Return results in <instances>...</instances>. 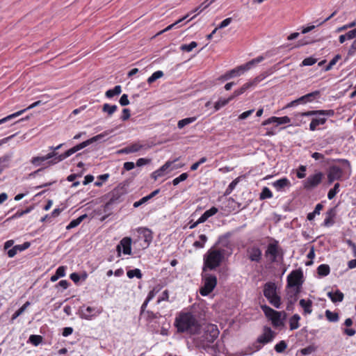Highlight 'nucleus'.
Returning <instances> with one entry per match:
<instances>
[{"mask_svg":"<svg viewBox=\"0 0 356 356\" xmlns=\"http://www.w3.org/2000/svg\"><path fill=\"white\" fill-rule=\"evenodd\" d=\"M273 72L272 70H270L269 72H265L255 77L253 80L249 81L251 84L252 87L257 86L259 82L263 81L265 78H266L268 75L271 74Z\"/></svg>","mask_w":356,"mask_h":356,"instance_id":"f704fd0d","label":"nucleus"},{"mask_svg":"<svg viewBox=\"0 0 356 356\" xmlns=\"http://www.w3.org/2000/svg\"><path fill=\"white\" fill-rule=\"evenodd\" d=\"M262 344L257 341L254 342L251 346L241 350L240 351H237L232 354V356H245L252 355L253 353L259 350L261 348Z\"/></svg>","mask_w":356,"mask_h":356,"instance_id":"dca6fc26","label":"nucleus"},{"mask_svg":"<svg viewBox=\"0 0 356 356\" xmlns=\"http://www.w3.org/2000/svg\"><path fill=\"white\" fill-rule=\"evenodd\" d=\"M43 97H46V99L44 101L38 100L37 102H35L34 103L31 104L29 106H28L26 108L22 109V110H21L19 111H17V112H16L15 113H13L11 115H8L6 118H3L1 119L0 120V124H1L2 123H4V122H7V121H8L10 120H12V119H13L15 118H17V117L19 116L20 115L24 113L27 110L33 108H35V107H36L38 106L42 105V104H44L45 103H47L48 102L49 96L44 95Z\"/></svg>","mask_w":356,"mask_h":356,"instance_id":"f8f14e48","label":"nucleus"},{"mask_svg":"<svg viewBox=\"0 0 356 356\" xmlns=\"http://www.w3.org/2000/svg\"><path fill=\"white\" fill-rule=\"evenodd\" d=\"M151 147L149 145L144 142H136L129 145L131 153L138 152L140 150H147Z\"/></svg>","mask_w":356,"mask_h":356,"instance_id":"5701e85b","label":"nucleus"},{"mask_svg":"<svg viewBox=\"0 0 356 356\" xmlns=\"http://www.w3.org/2000/svg\"><path fill=\"white\" fill-rule=\"evenodd\" d=\"M327 296L333 302H341L343 299V293L339 290H337L335 292H328Z\"/></svg>","mask_w":356,"mask_h":356,"instance_id":"473e14b6","label":"nucleus"},{"mask_svg":"<svg viewBox=\"0 0 356 356\" xmlns=\"http://www.w3.org/2000/svg\"><path fill=\"white\" fill-rule=\"evenodd\" d=\"M139 232L142 235V237L144 238L145 248L148 247L152 240V232L147 228H140L139 229Z\"/></svg>","mask_w":356,"mask_h":356,"instance_id":"a878e982","label":"nucleus"},{"mask_svg":"<svg viewBox=\"0 0 356 356\" xmlns=\"http://www.w3.org/2000/svg\"><path fill=\"white\" fill-rule=\"evenodd\" d=\"M29 341L36 346L42 341V337L40 335L32 334L29 337Z\"/></svg>","mask_w":356,"mask_h":356,"instance_id":"09e8293b","label":"nucleus"},{"mask_svg":"<svg viewBox=\"0 0 356 356\" xmlns=\"http://www.w3.org/2000/svg\"><path fill=\"white\" fill-rule=\"evenodd\" d=\"M287 348V344L284 341H281L275 346V350L278 353H283Z\"/></svg>","mask_w":356,"mask_h":356,"instance_id":"864d4df0","label":"nucleus"},{"mask_svg":"<svg viewBox=\"0 0 356 356\" xmlns=\"http://www.w3.org/2000/svg\"><path fill=\"white\" fill-rule=\"evenodd\" d=\"M108 135V133L107 132H104L102 134H98L86 141H83L80 144L81 147L82 149L85 148L86 147H87L88 145L92 144V143L94 142H96V141H98V140H100L102 139H103L106 136Z\"/></svg>","mask_w":356,"mask_h":356,"instance_id":"c85d7f7f","label":"nucleus"},{"mask_svg":"<svg viewBox=\"0 0 356 356\" xmlns=\"http://www.w3.org/2000/svg\"><path fill=\"white\" fill-rule=\"evenodd\" d=\"M29 211H30L29 209L24 210V211H18L13 216L8 218L7 220L19 218V217L22 216L24 214L29 213Z\"/></svg>","mask_w":356,"mask_h":356,"instance_id":"680f3d73","label":"nucleus"},{"mask_svg":"<svg viewBox=\"0 0 356 356\" xmlns=\"http://www.w3.org/2000/svg\"><path fill=\"white\" fill-rule=\"evenodd\" d=\"M339 191V184L337 183L334 184V188L330 189L327 193V198L332 200L336 194Z\"/></svg>","mask_w":356,"mask_h":356,"instance_id":"603ef678","label":"nucleus"},{"mask_svg":"<svg viewBox=\"0 0 356 356\" xmlns=\"http://www.w3.org/2000/svg\"><path fill=\"white\" fill-rule=\"evenodd\" d=\"M176 160L173 161H168L164 165H163L159 169L154 171L152 174V177L156 180L159 177L163 176L164 175L174 170L178 169L181 168L182 165H175L174 163Z\"/></svg>","mask_w":356,"mask_h":356,"instance_id":"9d476101","label":"nucleus"},{"mask_svg":"<svg viewBox=\"0 0 356 356\" xmlns=\"http://www.w3.org/2000/svg\"><path fill=\"white\" fill-rule=\"evenodd\" d=\"M200 335H195L193 341L197 347H207L210 343H213L218 337L219 331L216 325L209 324L206 325L203 329V333Z\"/></svg>","mask_w":356,"mask_h":356,"instance_id":"f03ea898","label":"nucleus"},{"mask_svg":"<svg viewBox=\"0 0 356 356\" xmlns=\"http://www.w3.org/2000/svg\"><path fill=\"white\" fill-rule=\"evenodd\" d=\"M246 256L251 261L259 263L262 258V251L256 245H250L246 249Z\"/></svg>","mask_w":356,"mask_h":356,"instance_id":"ddd939ff","label":"nucleus"},{"mask_svg":"<svg viewBox=\"0 0 356 356\" xmlns=\"http://www.w3.org/2000/svg\"><path fill=\"white\" fill-rule=\"evenodd\" d=\"M223 258V250L210 249L204 258L203 270L205 271L207 268L215 269L220 265Z\"/></svg>","mask_w":356,"mask_h":356,"instance_id":"20e7f679","label":"nucleus"},{"mask_svg":"<svg viewBox=\"0 0 356 356\" xmlns=\"http://www.w3.org/2000/svg\"><path fill=\"white\" fill-rule=\"evenodd\" d=\"M272 197H273V193L270 191V189L268 187H264L262 189L261 193H260L259 198L261 200H264V199H266V198H270Z\"/></svg>","mask_w":356,"mask_h":356,"instance_id":"3c124183","label":"nucleus"},{"mask_svg":"<svg viewBox=\"0 0 356 356\" xmlns=\"http://www.w3.org/2000/svg\"><path fill=\"white\" fill-rule=\"evenodd\" d=\"M197 120L196 117L186 118L179 120L177 123L179 129H183L185 126L194 122Z\"/></svg>","mask_w":356,"mask_h":356,"instance_id":"4c0bfd02","label":"nucleus"},{"mask_svg":"<svg viewBox=\"0 0 356 356\" xmlns=\"http://www.w3.org/2000/svg\"><path fill=\"white\" fill-rule=\"evenodd\" d=\"M330 266L327 264H321L317 268L318 274L320 276H326L330 273Z\"/></svg>","mask_w":356,"mask_h":356,"instance_id":"37998d69","label":"nucleus"},{"mask_svg":"<svg viewBox=\"0 0 356 356\" xmlns=\"http://www.w3.org/2000/svg\"><path fill=\"white\" fill-rule=\"evenodd\" d=\"M31 244L29 242H25L22 245H17L15 246V249H17V252H22L26 249H28L30 247Z\"/></svg>","mask_w":356,"mask_h":356,"instance_id":"e2e57ef3","label":"nucleus"},{"mask_svg":"<svg viewBox=\"0 0 356 356\" xmlns=\"http://www.w3.org/2000/svg\"><path fill=\"white\" fill-rule=\"evenodd\" d=\"M336 216L335 209L334 208L330 209L326 213V217L323 222V225L325 227H330L334 224V218Z\"/></svg>","mask_w":356,"mask_h":356,"instance_id":"cd10ccee","label":"nucleus"},{"mask_svg":"<svg viewBox=\"0 0 356 356\" xmlns=\"http://www.w3.org/2000/svg\"><path fill=\"white\" fill-rule=\"evenodd\" d=\"M323 177V173L320 172L309 176L304 182V187L307 189L316 187L321 183Z\"/></svg>","mask_w":356,"mask_h":356,"instance_id":"2eb2a0df","label":"nucleus"},{"mask_svg":"<svg viewBox=\"0 0 356 356\" xmlns=\"http://www.w3.org/2000/svg\"><path fill=\"white\" fill-rule=\"evenodd\" d=\"M356 25V21H353L349 24H345L343 25V26H341V27H339L337 29V32H341L343 31H345L348 29H350V28H353L354 26H355Z\"/></svg>","mask_w":356,"mask_h":356,"instance_id":"052dcab7","label":"nucleus"},{"mask_svg":"<svg viewBox=\"0 0 356 356\" xmlns=\"http://www.w3.org/2000/svg\"><path fill=\"white\" fill-rule=\"evenodd\" d=\"M300 320V316L299 314H296L293 315L289 319V327L291 330H296L299 327V321Z\"/></svg>","mask_w":356,"mask_h":356,"instance_id":"e433bc0d","label":"nucleus"},{"mask_svg":"<svg viewBox=\"0 0 356 356\" xmlns=\"http://www.w3.org/2000/svg\"><path fill=\"white\" fill-rule=\"evenodd\" d=\"M118 109L116 105H110L108 104H104L102 106V111L106 113L108 115H112Z\"/></svg>","mask_w":356,"mask_h":356,"instance_id":"ea45409f","label":"nucleus"},{"mask_svg":"<svg viewBox=\"0 0 356 356\" xmlns=\"http://www.w3.org/2000/svg\"><path fill=\"white\" fill-rule=\"evenodd\" d=\"M304 283L303 272L301 269L292 270L287 276L286 286L288 288L302 289Z\"/></svg>","mask_w":356,"mask_h":356,"instance_id":"423d86ee","label":"nucleus"},{"mask_svg":"<svg viewBox=\"0 0 356 356\" xmlns=\"http://www.w3.org/2000/svg\"><path fill=\"white\" fill-rule=\"evenodd\" d=\"M320 92L318 90H316L314 92L308 93L305 95H303L298 99V101L300 104H305L307 102H312L316 97H317L319 95Z\"/></svg>","mask_w":356,"mask_h":356,"instance_id":"bb28decb","label":"nucleus"},{"mask_svg":"<svg viewBox=\"0 0 356 356\" xmlns=\"http://www.w3.org/2000/svg\"><path fill=\"white\" fill-rule=\"evenodd\" d=\"M254 109H251V110H248L247 111H245L243 113H242L239 116H238V119L239 120H245L247 118H248L249 116H250L253 113H254Z\"/></svg>","mask_w":356,"mask_h":356,"instance_id":"338daca9","label":"nucleus"},{"mask_svg":"<svg viewBox=\"0 0 356 356\" xmlns=\"http://www.w3.org/2000/svg\"><path fill=\"white\" fill-rule=\"evenodd\" d=\"M197 46V43L195 41L191 42L188 44H182L180 47V49L184 51L190 52L194 48H195Z\"/></svg>","mask_w":356,"mask_h":356,"instance_id":"8fccbe9b","label":"nucleus"},{"mask_svg":"<svg viewBox=\"0 0 356 356\" xmlns=\"http://www.w3.org/2000/svg\"><path fill=\"white\" fill-rule=\"evenodd\" d=\"M264 60V57L262 56H258L250 61L246 63L245 65H241L243 68V72L249 70L253 65L262 62Z\"/></svg>","mask_w":356,"mask_h":356,"instance_id":"c756f323","label":"nucleus"},{"mask_svg":"<svg viewBox=\"0 0 356 356\" xmlns=\"http://www.w3.org/2000/svg\"><path fill=\"white\" fill-rule=\"evenodd\" d=\"M285 291L286 301L296 302L298 300V294L301 292V290L293 288H288L286 286Z\"/></svg>","mask_w":356,"mask_h":356,"instance_id":"4be33fe9","label":"nucleus"},{"mask_svg":"<svg viewBox=\"0 0 356 356\" xmlns=\"http://www.w3.org/2000/svg\"><path fill=\"white\" fill-rule=\"evenodd\" d=\"M291 122V119L288 116H284V117H275L273 116L267 120H264L262 122L263 126H266L272 123H275L276 126L284 124H289Z\"/></svg>","mask_w":356,"mask_h":356,"instance_id":"6ab92c4d","label":"nucleus"},{"mask_svg":"<svg viewBox=\"0 0 356 356\" xmlns=\"http://www.w3.org/2000/svg\"><path fill=\"white\" fill-rule=\"evenodd\" d=\"M189 17V15H185L184 17H183L182 18L179 19V20H177V22H175V23L168 26L165 29H164L163 30L159 31L157 35H161L166 31H168L170 30H171L172 28H174L177 24H179L180 22H181L182 21H184V19H187L188 17Z\"/></svg>","mask_w":356,"mask_h":356,"instance_id":"c03bdc74","label":"nucleus"},{"mask_svg":"<svg viewBox=\"0 0 356 356\" xmlns=\"http://www.w3.org/2000/svg\"><path fill=\"white\" fill-rule=\"evenodd\" d=\"M188 175L187 173L184 172L180 175L179 177L175 178L172 180V184L174 186L178 185L181 181H185L188 178Z\"/></svg>","mask_w":356,"mask_h":356,"instance_id":"5fc2aeb1","label":"nucleus"},{"mask_svg":"<svg viewBox=\"0 0 356 356\" xmlns=\"http://www.w3.org/2000/svg\"><path fill=\"white\" fill-rule=\"evenodd\" d=\"M65 275V268L64 266H60L57 268L55 275L51 277L50 280L51 282H56L59 277H64Z\"/></svg>","mask_w":356,"mask_h":356,"instance_id":"58836bf2","label":"nucleus"},{"mask_svg":"<svg viewBox=\"0 0 356 356\" xmlns=\"http://www.w3.org/2000/svg\"><path fill=\"white\" fill-rule=\"evenodd\" d=\"M163 74H164L163 72L162 71H161V70H158V71L154 72L152 74V76H150L147 79L148 83H149V84L152 83L153 82H154L158 79H160V78L163 77Z\"/></svg>","mask_w":356,"mask_h":356,"instance_id":"49530a36","label":"nucleus"},{"mask_svg":"<svg viewBox=\"0 0 356 356\" xmlns=\"http://www.w3.org/2000/svg\"><path fill=\"white\" fill-rule=\"evenodd\" d=\"M218 212V209L213 207L207 210L198 219V222H204L209 217L215 215Z\"/></svg>","mask_w":356,"mask_h":356,"instance_id":"2f4dec72","label":"nucleus"},{"mask_svg":"<svg viewBox=\"0 0 356 356\" xmlns=\"http://www.w3.org/2000/svg\"><path fill=\"white\" fill-rule=\"evenodd\" d=\"M175 326L177 332L180 333H186L190 335H200L201 325L196 317L190 312L180 313L175 318Z\"/></svg>","mask_w":356,"mask_h":356,"instance_id":"f257e3e1","label":"nucleus"},{"mask_svg":"<svg viewBox=\"0 0 356 356\" xmlns=\"http://www.w3.org/2000/svg\"><path fill=\"white\" fill-rule=\"evenodd\" d=\"M316 61H317V60L315 58L308 57V58H305L302 60L301 65L302 66H311V65H313L314 64H315L316 63Z\"/></svg>","mask_w":356,"mask_h":356,"instance_id":"6e6d98bb","label":"nucleus"},{"mask_svg":"<svg viewBox=\"0 0 356 356\" xmlns=\"http://www.w3.org/2000/svg\"><path fill=\"white\" fill-rule=\"evenodd\" d=\"M122 249L124 254L130 255L131 254V238L130 237L123 238L117 245L116 250L118 257L121 256Z\"/></svg>","mask_w":356,"mask_h":356,"instance_id":"4468645a","label":"nucleus"},{"mask_svg":"<svg viewBox=\"0 0 356 356\" xmlns=\"http://www.w3.org/2000/svg\"><path fill=\"white\" fill-rule=\"evenodd\" d=\"M273 72L272 70H270L269 72H265L255 77L253 80L249 81L251 84L252 87L257 86L259 82L263 81L265 78H266L268 75L271 74Z\"/></svg>","mask_w":356,"mask_h":356,"instance_id":"72a5a7b5","label":"nucleus"},{"mask_svg":"<svg viewBox=\"0 0 356 356\" xmlns=\"http://www.w3.org/2000/svg\"><path fill=\"white\" fill-rule=\"evenodd\" d=\"M300 307L303 309L304 313L310 314L312 312V301L311 300L301 299L299 302Z\"/></svg>","mask_w":356,"mask_h":356,"instance_id":"7c9ffc66","label":"nucleus"},{"mask_svg":"<svg viewBox=\"0 0 356 356\" xmlns=\"http://www.w3.org/2000/svg\"><path fill=\"white\" fill-rule=\"evenodd\" d=\"M272 185L277 191H282L286 187L289 188L291 182L287 178L284 177L274 181Z\"/></svg>","mask_w":356,"mask_h":356,"instance_id":"b1692460","label":"nucleus"},{"mask_svg":"<svg viewBox=\"0 0 356 356\" xmlns=\"http://www.w3.org/2000/svg\"><path fill=\"white\" fill-rule=\"evenodd\" d=\"M232 22V19L231 17L226 18L224 19L217 27L218 29H221L223 28H225L228 25L230 24V23Z\"/></svg>","mask_w":356,"mask_h":356,"instance_id":"0e129e2a","label":"nucleus"},{"mask_svg":"<svg viewBox=\"0 0 356 356\" xmlns=\"http://www.w3.org/2000/svg\"><path fill=\"white\" fill-rule=\"evenodd\" d=\"M275 337V332L273 331L270 327H264V332L262 334H261L258 338L257 340L259 342H260L262 345L266 344L274 339Z\"/></svg>","mask_w":356,"mask_h":356,"instance_id":"a211bd4d","label":"nucleus"},{"mask_svg":"<svg viewBox=\"0 0 356 356\" xmlns=\"http://www.w3.org/2000/svg\"><path fill=\"white\" fill-rule=\"evenodd\" d=\"M122 88L120 86H115L113 89L108 90L106 92L105 95L108 98H111L115 95H118L121 93Z\"/></svg>","mask_w":356,"mask_h":356,"instance_id":"a19ab883","label":"nucleus"},{"mask_svg":"<svg viewBox=\"0 0 356 356\" xmlns=\"http://www.w3.org/2000/svg\"><path fill=\"white\" fill-rule=\"evenodd\" d=\"M56 155H57V152H51L45 156L33 157L31 159V163L35 166H38L42 162L47 161V160H51L53 157L56 156Z\"/></svg>","mask_w":356,"mask_h":356,"instance_id":"412c9836","label":"nucleus"},{"mask_svg":"<svg viewBox=\"0 0 356 356\" xmlns=\"http://www.w3.org/2000/svg\"><path fill=\"white\" fill-rule=\"evenodd\" d=\"M243 68L241 66H238L225 74L223 76L220 77L221 80H228L232 77L240 76L243 73Z\"/></svg>","mask_w":356,"mask_h":356,"instance_id":"393cba45","label":"nucleus"},{"mask_svg":"<svg viewBox=\"0 0 356 356\" xmlns=\"http://www.w3.org/2000/svg\"><path fill=\"white\" fill-rule=\"evenodd\" d=\"M217 284V278L211 274H205L203 276V286L200 289V293L206 296L211 293Z\"/></svg>","mask_w":356,"mask_h":356,"instance_id":"6e6552de","label":"nucleus"},{"mask_svg":"<svg viewBox=\"0 0 356 356\" xmlns=\"http://www.w3.org/2000/svg\"><path fill=\"white\" fill-rule=\"evenodd\" d=\"M86 216H87V215L84 214V215H82V216H79L76 219H74V220H72L70 222V224L66 227V229H70L76 227V226H78L83 220L84 218H86Z\"/></svg>","mask_w":356,"mask_h":356,"instance_id":"79ce46f5","label":"nucleus"},{"mask_svg":"<svg viewBox=\"0 0 356 356\" xmlns=\"http://www.w3.org/2000/svg\"><path fill=\"white\" fill-rule=\"evenodd\" d=\"M273 72L272 70H270L269 72H265L255 77L253 80L249 81L251 84L252 87L257 86L259 82L263 81L265 78H266L268 75L271 74Z\"/></svg>","mask_w":356,"mask_h":356,"instance_id":"c9c22d12","label":"nucleus"},{"mask_svg":"<svg viewBox=\"0 0 356 356\" xmlns=\"http://www.w3.org/2000/svg\"><path fill=\"white\" fill-rule=\"evenodd\" d=\"M127 277L130 279L134 277H137L138 279H140L142 277V273L140 269L135 268L134 270H130L127 271Z\"/></svg>","mask_w":356,"mask_h":356,"instance_id":"de8ad7c7","label":"nucleus"},{"mask_svg":"<svg viewBox=\"0 0 356 356\" xmlns=\"http://www.w3.org/2000/svg\"><path fill=\"white\" fill-rule=\"evenodd\" d=\"M343 174L342 170L336 165H333L330 168L327 179L330 184L332 183L335 180L340 179Z\"/></svg>","mask_w":356,"mask_h":356,"instance_id":"aec40b11","label":"nucleus"},{"mask_svg":"<svg viewBox=\"0 0 356 356\" xmlns=\"http://www.w3.org/2000/svg\"><path fill=\"white\" fill-rule=\"evenodd\" d=\"M282 250L279 246L277 241H274L273 243H270L265 251V256L266 257H269V260L271 262L276 261L277 257L280 254L282 255Z\"/></svg>","mask_w":356,"mask_h":356,"instance_id":"1a4fd4ad","label":"nucleus"},{"mask_svg":"<svg viewBox=\"0 0 356 356\" xmlns=\"http://www.w3.org/2000/svg\"><path fill=\"white\" fill-rule=\"evenodd\" d=\"M81 149H82V148H81L80 144H78V145H75L74 147L69 149L63 154H61L59 155L57 154L56 156L53 157L51 160H49L47 162V163L49 165H55V164L58 163V162L63 161L66 158L70 156L71 155H72L73 154L77 152L78 151H79Z\"/></svg>","mask_w":356,"mask_h":356,"instance_id":"9b49d317","label":"nucleus"},{"mask_svg":"<svg viewBox=\"0 0 356 356\" xmlns=\"http://www.w3.org/2000/svg\"><path fill=\"white\" fill-rule=\"evenodd\" d=\"M261 308L265 314L266 316L271 321L273 326L280 327L283 325L281 317L282 314H283L285 317L286 313L284 312H281L275 311L266 305H261Z\"/></svg>","mask_w":356,"mask_h":356,"instance_id":"0eeeda50","label":"nucleus"},{"mask_svg":"<svg viewBox=\"0 0 356 356\" xmlns=\"http://www.w3.org/2000/svg\"><path fill=\"white\" fill-rule=\"evenodd\" d=\"M199 238H200V241H195V242L194 243L193 245H194L195 247H196V248H203V246H204V243L207 241V237L204 234H201V235L200 236V237H199Z\"/></svg>","mask_w":356,"mask_h":356,"instance_id":"4d7b16f0","label":"nucleus"},{"mask_svg":"<svg viewBox=\"0 0 356 356\" xmlns=\"http://www.w3.org/2000/svg\"><path fill=\"white\" fill-rule=\"evenodd\" d=\"M300 115L301 116H316V118L312 120L309 124V129L311 131H315L318 126L323 125L325 123L327 119L325 116H333L334 111L333 110H315L301 113Z\"/></svg>","mask_w":356,"mask_h":356,"instance_id":"7ed1b4c3","label":"nucleus"},{"mask_svg":"<svg viewBox=\"0 0 356 356\" xmlns=\"http://www.w3.org/2000/svg\"><path fill=\"white\" fill-rule=\"evenodd\" d=\"M100 313L101 310L92 307H87L86 309L81 308L79 310L80 317L86 320H91L92 317L96 316Z\"/></svg>","mask_w":356,"mask_h":356,"instance_id":"f3484780","label":"nucleus"},{"mask_svg":"<svg viewBox=\"0 0 356 356\" xmlns=\"http://www.w3.org/2000/svg\"><path fill=\"white\" fill-rule=\"evenodd\" d=\"M109 177V175L108 174H103V175H99L97 179L99 180H100V181H97L95 183V185L97 186H101L102 184V181H105L108 179V178Z\"/></svg>","mask_w":356,"mask_h":356,"instance_id":"bf43d9fd","label":"nucleus"},{"mask_svg":"<svg viewBox=\"0 0 356 356\" xmlns=\"http://www.w3.org/2000/svg\"><path fill=\"white\" fill-rule=\"evenodd\" d=\"M264 296L270 305L277 309L280 308L281 298L277 293V286L274 282H267L264 284Z\"/></svg>","mask_w":356,"mask_h":356,"instance_id":"39448f33","label":"nucleus"},{"mask_svg":"<svg viewBox=\"0 0 356 356\" xmlns=\"http://www.w3.org/2000/svg\"><path fill=\"white\" fill-rule=\"evenodd\" d=\"M325 316L330 322H337L339 321V315L336 312H332L330 310L325 311Z\"/></svg>","mask_w":356,"mask_h":356,"instance_id":"a18cd8bd","label":"nucleus"},{"mask_svg":"<svg viewBox=\"0 0 356 356\" xmlns=\"http://www.w3.org/2000/svg\"><path fill=\"white\" fill-rule=\"evenodd\" d=\"M239 179L240 178L239 177H237L236 179H235L234 180H233L230 184L228 186L227 190H226V193L227 194H229L236 187V186L238 184V183L239 182Z\"/></svg>","mask_w":356,"mask_h":356,"instance_id":"13d9d810","label":"nucleus"},{"mask_svg":"<svg viewBox=\"0 0 356 356\" xmlns=\"http://www.w3.org/2000/svg\"><path fill=\"white\" fill-rule=\"evenodd\" d=\"M305 171H306V167L304 165H300L299 168V170L297 172V177L299 179H302L305 177Z\"/></svg>","mask_w":356,"mask_h":356,"instance_id":"774afa93","label":"nucleus"},{"mask_svg":"<svg viewBox=\"0 0 356 356\" xmlns=\"http://www.w3.org/2000/svg\"><path fill=\"white\" fill-rule=\"evenodd\" d=\"M119 102H120V105L123 106L129 104L128 95L126 94L122 95L119 100Z\"/></svg>","mask_w":356,"mask_h":356,"instance_id":"69168bd1","label":"nucleus"}]
</instances>
